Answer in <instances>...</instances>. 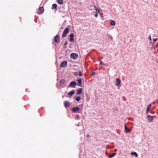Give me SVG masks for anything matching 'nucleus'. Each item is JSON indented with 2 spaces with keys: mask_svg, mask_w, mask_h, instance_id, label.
I'll return each instance as SVG.
<instances>
[{
  "mask_svg": "<svg viewBox=\"0 0 158 158\" xmlns=\"http://www.w3.org/2000/svg\"><path fill=\"white\" fill-rule=\"evenodd\" d=\"M70 28V27H69L68 26L65 28L62 35V37L63 38L67 36V34L69 32Z\"/></svg>",
  "mask_w": 158,
  "mask_h": 158,
  "instance_id": "f257e3e1",
  "label": "nucleus"
},
{
  "mask_svg": "<svg viewBox=\"0 0 158 158\" xmlns=\"http://www.w3.org/2000/svg\"><path fill=\"white\" fill-rule=\"evenodd\" d=\"M60 36L58 35H56L54 39V41L56 43H60Z\"/></svg>",
  "mask_w": 158,
  "mask_h": 158,
  "instance_id": "f03ea898",
  "label": "nucleus"
},
{
  "mask_svg": "<svg viewBox=\"0 0 158 158\" xmlns=\"http://www.w3.org/2000/svg\"><path fill=\"white\" fill-rule=\"evenodd\" d=\"M78 56V55L75 53H72L70 55V58L74 60L77 59Z\"/></svg>",
  "mask_w": 158,
  "mask_h": 158,
  "instance_id": "7ed1b4c3",
  "label": "nucleus"
},
{
  "mask_svg": "<svg viewBox=\"0 0 158 158\" xmlns=\"http://www.w3.org/2000/svg\"><path fill=\"white\" fill-rule=\"evenodd\" d=\"M44 11V8L42 7H40L39 8L38 10L37 13L38 14L40 15L42 14Z\"/></svg>",
  "mask_w": 158,
  "mask_h": 158,
  "instance_id": "20e7f679",
  "label": "nucleus"
},
{
  "mask_svg": "<svg viewBox=\"0 0 158 158\" xmlns=\"http://www.w3.org/2000/svg\"><path fill=\"white\" fill-rule=\"evenodd\" d=\"M67 64V62L66 60L63 61L61 64L60 67H65Z\"/></svg>",
  "mask_w": 158,
  "mask_h": 158,
  "instance_id": "39448f33",
  "label": "nucleus"
},
{
  "mask_svg": "<svg viewBox=\"0 0 158 158\" xmlns=\"http://www.w3.org/2000/svg\"><path fill=\"white\" fill-rule=\"evenodd\" d=\"M69 85L70 87L75 88V85H77V83L75 81H73L70 82Z\"/></svg>",
  "mask_w": 158,
  "mask_h": 158,
  "instance_id": "423d86ee",
  "label": "nucleus"
},
{
  "mask_svg": "<svg viewBox=\"0 0 158 158\" xmlns=\"http://www.w3.org/2000/svg\"><path fill=\"white\" fill-rule=\"evenodd\" d=\"M151 107H152V105L151 104H149L148 106L147 110L146 111V114H147L148 113V112L150 111L151 110Z\"/></svg>",
  "mask_w": 158,
  "mask_h": 158,
  "instance_id": "0eeeda50",
  "label": "nucleus"
},
{
  "mask_svg": "<svg viewBox=\"0 0 158 158\" xmlns=\"http://www.w3.org/2000/svg\"><path fill=\"white\" fill-rule=\"evenodd\" d=\"M147 118L149 122H152L153 119V116L149 115L147 116Z\"/></svg>",
  "mask_w": 158,
  "mask_h": 158,
  "instance_id": "6e6552de",
  "label": "nucleus"
},
{
  "mask_svg": "<svg viewBox=\"0 0 158 158\" xmlns=\"http://www.w3.org/2000/svg\"><path fill=\"white\" fill-rule=\"evenodd\" d=\"M74 34L73 33H71L69 36V40L71 42H72L74 41Z\"/></svg>",
  "mask_w": 158,
  "mask_h": 158,
  "instance_id": "1a4fd4ad",
  "label": "nucleus"
},
{
  "mask_svg": "<svg viewBox=\"0 0 158 158\" xmlns=\"http://www.w3.org/2000/svg\"><path fill=\"white\" fill-rule=\"evenodd\" d=\"M80 110V108L78 107H73L72 108V111L74 112L79 111Z\"/></svg>",
  "mask_w": 158,
  "mask_h": 158,
  "instance_id": "9d476101",
  "label": "nucleus"
},
{
  "mask_svg": "<svg viewBox=\"0 0 158 158\" xmlns=\"http://www.w3.org/2000/svg\"><path fill=\"white\" fill-rule=\"evenodd\" d=\"M82 89L81 88H79L77 89V94H81L82 92Z\"/></svg>",
  "mask_w": 158,
  "mask_h": 158,
  "instance_id": "9b49d317",
  "label": "nucleus"
},
{
  "mask_svg": "<svg viewBox=\"0 0 158 158\" xmlns=\"http://www.w3.org/2000/svg\"><path fill=\"white\" fill-rule=\"evenodd\" d=\"M121 83V80L119 78H117L116 79V83L115 84L116 85L118 86Z\"/></svg>",
  "mask_w": 158,
  "mask_h": 158,
  "instance_id": "f8f14e48",
  "label": "nucleus"
},
{
  "mask_svg": "<svg viewBox=\"0 0 158 158\" xmlns=\"http://www.w3.org/2000/svg\"><path fill=\"white\" fill-rule=\"evenodd\" d=\"M77 81L78 83V85L80 87H82V80L81 79L79 78L77 80Z\"/></svg>",
  "mask_w": 158,
  "mask_h": 158,
  "instance_id": "ddd939ff",
  "label": "nucleus"
},
{
  "mask_svg": "<svg viewBox=\"0 0 158 158\" xmlns=\"http://www.w3.org/2000/svg\"><path fill=\"white\" fill-rule=\"evenodd\" d=\"M64 105L65 107H69L70 106L69 103L68 101H65L64 102Z\"/></svg>",
  "mask_w": 158,
  "mask_h": 158,
  "instance_id": "4468645a",
  "label": "nucleus"
},
{
  "mask_svg": "<svg viewBox=\"0 0 158 158\" xmlns=\"http://www.w3.org/2000/svg\"><path fill=\"white\" fill-rule=\"evenodd\" d=\"M74 93H75L74 91L73 90L71 91V92H69L68 93V95L69 96H72L73 94H74Z\"/></svg>",
  "mask_w": 158,
  "mask_h": 158,
  "instance_id": "2eb2a0df",
  "label": "nucleus"
},
{
  "mask_svg": "<svg viewBox=\"0 0 158 158\" xmlns=\"http://www.w3.org/2000/svg\"><path fill=\"white\" fill-rule=\"evenodd\" d=\"M115 24V22L113 20H110V25L112 26H114Z\"/></svg>",
  "mask_w": 158,
  "mask_h": 158,
  "instance_id": "dca6fc26",
  "label": "nucleus"
},
{
  "mask_svg": "<svg viewBox=\"0 0 158 158\" xmlns=\"http://www.w3.org/2000/svg\"><path fill=\"white\" fill-rule=\"evenodd\" d=\"M57 7V5L56 4H53L52 5V9H56Z\"/></svg>",
  "mask_w": 158,
  "mask_h": 158,
  "instance_id": "f3484780",
  "label": "nucleus"
},
{
  "mask_svg": "<svg viewBox=\"0 0 158 158\" xmlns=\"http://www.w3.org/2000/svg\"><path fill=\"white\" fill-rule=\"evenodd\" d=\"M131 154L132 155H135V156L136 157H137L138 156L136 152H131Z\"/></svg>",
  "mask_w": 158,
  "mask_h": 158,
  "instance_id": "a211bd4d",
  "label": "nucleus"
},
{
  "mask_svg": "<svg viewBox=\"0 0 158 158\" xmlns=\"http://www.w3.org/2000/svg\"><path fill=\"white\" fill-rule=\"evenodd\" d=\"M63 0H57L58 3L59 4H62Z\"/></svg>",
  "mask_w": 158,
  "mask_h": 158,
  "instance_id": "6ab92c4d",
  "label": "nucleus"
},
{
  "mask_svg": "<svg viewBox=\"0 0 158 158\" xmlns=\"http://www.w3.org/2000/svg\"><path fill=\"white\" fill-rule=\"evenodd\" d=\"M131 131V130L128 128H127V129L125 131V132L126 133H129V132H130Z\"/></svg>",
  "mask_w": 158,
  "mask_h": 158,
  "instance_id": "aec40b11",
  "label": "nucleus"
},
{
  "mask_svg": "<svg viewBox=\"0 0 158 158\" xmlns=\"http://www.w3.org/2000/svg\"><path fill=\"white\" fill-rule=\"evenodd\" d=\"M115 155V153H114L108 156L109 158H111L114 157Z\"/></svg>",
  "mask_w": 158,
  "mask_h": 158,
  "instance_id": "412c9836",
  "label": "nucleus"
},
{
  "mask_svg": "<svg viewBox=\"0 0 158 158\" xmlns=\"http://www.w3.org/2000/svg\"><path fill=\"white\" fill-rule=\"evenodd\" d=\"M80 99V97L79 96H77L76 98V100L77 101H79Z\"/></svg>",
  "mask_w": 158,
  "mask_h": 158,
  "instance_id": "4be33fe9",
  "label": "nucleus"
},
{
  "mask_svg": "<svg viewBox=\"0 0 158 158\" xmlns=\"http://www.w3.org/2000/svg\"><path fill=\"white\" fill-rule=\"evenodd\" d=\"M107 37L108 38H110L111 40H113V37L111 35H107Z\"/></svg>",
  "mask_w": 158,
  "mask_h": 158,
  "instance_id": "5701e85b",
  "label": "nucleus"
},
{
  "mask_svg": "<svg viewBox=\"0 0 158 158\" xmlns=\"http://www.w3.org/2000/svg\"><path fill=\"white\" fill-rule=\"evenodd\" d=\"M94 16L96 17H97L98 15V14L96 12H94Z\"/></svg>",
  "mask_w": 158,
  "mask_h": 158,
  "instance_id": "b1692460",
  "label": "nucleus"
},
{
  "mask_svg": "<svg viewBox=\"0 0 158 158\" xmlns=\"http://www.w3.org/2000/svg\"><path fill=\"white\" fill-rule=\"evenodd\" d=\"M78 76L79 77H81L82 76V74L81 73V72L80 71H79V75Z\"/></svg>",
  "mask_w": 158,
  "mask_h": 158,
  "instance_id": "393cba45",
  "label": "nucleus"
},
{
  "mask_svg": "<svg viewBox=\"0 0 158 158\" xmlns=\"http://www.w3.org/2000/svg\"><path fill=\"white\" fill-rule=\"evenodd\" d=\"M157 38L153 39V41H154V43H155L157 41Z\"/></svg>",
  "mask_w": 158,
  "mask_h": 158,
  "instance_id": "a878e982",
  "label": "nucleus"
},
{
  "mask_svg": "<svg viewBox=\"0 0 158 158\" xmlns=\"http://www.w3.org/2000/svg\"><path fill=\"white\" fill-rule=\"evenodd\" d=\"M64 80H61L60 81V83H63L64 82Z\"/></svg>",
  "mask_w": 158,
  "mask_h": 158,
  "instance_id": "bb28decb",
  "label": "nucleus"
},
{
  "mask_svg": "<svg viewBox=\"0 0 158 158\" xmlns=\"http://www.w3.org/2000/svg\"><path fill=\"white\" fill-rule=\"evenodd\" d=\"M74 74L75 76H77V73L76 72H74Z\"/></svg>",
  "mask_w": 158,
  "mask_h": 158,
  "instance_id": "cd10ccee",
  "label": "nucleus"
},
{
  "mask_svg": "<svg viewBox=\"0 0 158 158\" xmlns=\"http://www.w3.org/2000/svg\"><path fill=\"white\" fill-rule=\"evenodd\" d=\"M148 39L150 41H152L151 36L150 35L149 36Z\"/></svg>",
  "mask_w": 158,
  "mask_h": 158,
  "instance_id": "c85d7f7f",
  "label": "nucleus"
},
{
  "mask_svg": "<svg viewBox=\"0 0 158 158\" xmlns=\"http://www.w3.org/2000/svg\"><path fill=\"white\" fill-rule=\"evenodd\" d=\"M67 44H68V42H67V41H66V42H65V43H64V46H66V45H67Z\"/></svg>",
  "mask_w": 158,
  "mask_h": 158,
  "instance_id": "c756f323",
  "label": "nucleus"
},
{
  "mask_svg": "<svg viewBox=\"0 0 158 158\" xmlns=\"http://www.w3.org/2000/svg\"><path fill=\"white\" fill-rule=\"evenodd\" d=\"M100 65H102V64H104L103 63V62L101 61L100 62Z\"/></svg>",
  "mask_w": 158,
  "mask_h": 158,
  "instance_id": "7c9ffc66",
  "label": "nucleus"
},
{
  "mask_svg": "<svg viewBox=\"0 0 158 158\" xmlns=\"http://www.w3.org/2000/svg\"><path fill=\"white\" fill-rule=\"evenodd\" d=\"M150 113L152 114H154L155 113L154 112L151 111H150Z\"/></svg>",
  "mask_w": 158,
  "mask_h": 158,
  "instance_id": "2f4dec72",
  "label": "nucleus"
},
{
  "mask_svg": "<svg viewBox=\"0 0 158 158\" xmlns=\"http://www.w3.org/2000/svg\"><path fill=\"white\" fill-rule=\"evenodd\" d=\"M95 74V72H92V74L93 75H94Z\"/></svg>",
  "mask_w": 158,
  "mask_h": 158,
  "instance_id": "473e14b6",
  "label": "nucleus"
},
{
  "mask_svg": "<svg viewBox=\"0 0 158 158\" xmlns=\"http://www.w3.org/2000/svg\"><path fill=\"white\" fill-rule=\"evenodd\" d=\"M100 15L101 17H103V15L102 13H100Z\"/></svg>",
  "mask_w": 158,
  "mask_h": 158,
  "instance_id": "72a5a7b5",
  "label": "nucleus"
},
{
  "mask_svg": "<svg viewBox=\"0 0 158 158\" xmlns=\"http://www.w3.org/2000/svg\"><path fill=\"white\" fill-rule=\"evenodd\" d=\"M127 127L126 126V125H125V130L127 129Z\"/></svg>",
  "mask_w": 158,
  "mask_h": 158,
  "instance_id": "f704fd0d",
  "label": "nucleus"
},
{
  "mask_svg": "<svg viewBox=\"0 0 158 158\" xmlns=\"http://www.w3.org/2000/svg\"><path fill=\"white\" fill-rule=\"evenodd\" d=\"M89 134H88L87 135V137H89Z\"/></svg>",
  "mask_w": 158,
  "mask_h": 158,
  "instance_id": "c9c22d12",
  "label": "nucleus"
},
{
  "mask_svg": "<svg viewBox=\"0 0 158 158\" xmlns=\"http://www.w3.org/2000/svg\"><path fill=\"white\" fill-rule=\"evenodd\" d=\"M95 10H96V11H98V12L99 13H100V12H99V10H98V11L97 9H96Z\"/></svg>",
  "mask_w": 158,
  "mask_h": 158,
  "instance_id": "e433bc0d",
  "label": "nucleus"
},
{
  "mask_svg": "<svg viewBox=\"0 0 158 158\" xmlns=\"http://www.w3.org/2000/svg\"><path fill=\"white\" fill-rule=\"evenodd\" d=\"M156 103L157 104V105H158V101H156Z\"/></svg>",
  "mask_w": 158,
  "mask_h": 158,
  "instance_id": "4c0bfd02",
  "label": "nucleus"
}]
</instances>
